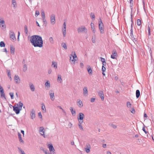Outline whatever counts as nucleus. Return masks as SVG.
Segmentation results:
<instances>
[{"label": "nucleus", "mask_w": 154, "mask_h": 154, "mask_svg": "<svg viewBox=\"0 0 154 154\" xmlns=\"http://www.w3.org/2000/svg\"><path fill=\"white\" fill-rule=\"evenodd\" d=\"M38 116L40 118H42V116L41 114V113L40 112H39L38 113Z\"/></svg>", "instance_id": "61"}, {"label": "nucleus", "mask_w": 154, "mask_h": 154, "mask_svg": "<svg viewBox=\"0 0 154 154\" xmlns=\"http://www.w3.org/2000/svg\"><path fill=\"white\" fill-rule=\"evenodd\" d=\"M45 86L46 87H47V88L49 89V88L50 87V84L49 82L47 81V82L45 83Z\"/></svg>", "instance_id": "26"}, {"label": "nucleus", "mask_w": 154, "mask_h": 154, "mask_svg": "<svg viewBox=\"0 0 154 154\" xmlns=\"http://www.w3.org/2000/svg\"><path fill=\"white\" fill-rule=\"evenodd\" d=\"M52 66L54 68H57V63L55 62H53Z\"/></svg>", "instance_id": "34"}, {"label": "nucleus", "mask_w": 154, "mask_h": 154, "mask_svg": "<svg viewBox=\"0 0 154 154\" xmlns=\"http://www.w3.org/2000/svg\"><path fill=\"white\" fill-rule=\"evenodd\" d=\"M14 80L15 82L17 84H18L20 83V80L19 76L15 75L14 77Z\"/></svg>", "instance_id": "13"}, {"label": "nucleus", "mask_w": 154, "mask_h": 154, "mask_svg": "<svg viewBox=\"0 0 154 154\" xmlns=\"http://www.w3.org/2000/svg\"><path fill=\"white\" fill-rule=\"evenodd\" d=\"M142 130L146 134H147V133H148V132L146 131L145 127H144L143 128Z\"/></svg>", "instance_id": "55"}, {"label": "nucleus", "mask_w": 154, "mask_h": 154, "mask_svg": "<svg viewBox=\"0 0 154 154\" xmlns=\"http://www.w3.org/2000/svg\"><path fill=\"white\" fill-rule=\"evenodd\" d=\"M100 58L101 59V61L102 63L106 61V60L105 58L102 57H100Z\"/></svg>", "instance_id": "53"}, {"label": "nucleus", "mask_w": 154, "mask_h": 154, "mask_svg": "<svg viewBox=\"0 0 154 154\" xmlns=\"http://www.w3.org/2000/svg\"><path fill=\"white\" fill-rule=\"evenodd\" d=\"M51 21L52 24H54L55 23V15L54 14H52L51 16Z\"/></svg>", "instance_id": "10"}, {"label": "nucleus", "mask_w": 154, "mask_h": 154, "mask_svg": "<svg viewBox=\"0 0 154 154\" xmlns=\"http://www.w3.org/2000/svg\"><path fill=\"white\" fill-rule=\"evenodd\" d=\"M43 20V22L44 23V24H46L47 23L46 22V20L45 19V18L44 19H42Z\"/></svg>", "instance_id": "58"}, {"label": "nucleus", "mask_w": 154, "mask_h": 154, "mask_svg": "<svg viewBox=\"0 0 154 154\" xmlns=\"http://www.w3.org/2000/svg\"><path fill=\"white\" fill-rule=\"evenodd\" d=\"M130 36L131 39H134V36L133 34V30L132 29H131L130 30Z\"/></svg>", "instance_id": "30"}, {"label": "nucleus", "mask_w": 154, "mask_h": 154, "mask_svg": "<svg viewBox=\"0 0 154 154\" xmlns=\"http://www.w3.org/2000/svg\"><path fill=\"white\" fill-rule=\"evenodd\" d=\"M84 117V114L82 112H80L79 113V116H78V120H83Z\"/></svg>", "instance_id": "17"}, {"label": "nucleus", "mask_w": 154, "mask_h": 154, "mask_svg": "<svg viewBox=\"0 0 154 154\" xmlns=\"http://www.w3.org/2000/svg\"><path fill=\"white\" fill-rule=\"evenodd\" d=\"M0 92V94H1V97H4V98L5 99H6V97L5 96V94L4 93V91H1V92Z\"/></svg>", "instance_id": "32"}, {"label": "nucleus", "mask_w": 154, "mask_h": 154, "mask_svg": "<svg viewBox=\"0 0 154 154\" xmlns=\"http://www.w3.org/2000/svg\"><path fill=\"white\" fill-rule=\"evenodd\" d=\"M78 125L79 126V128H80V129L82 131L83 130V129L82 128V125L81 124H78Z\"/></svg>", "instance_id": "50"}, {"label": "nucleus", "mask_w": 154, "mask_h": 154, "mask_svg": "<svg viewBox=\"0 0 154 154\" xmlns=\"http://www.w3.org/2000/svg\"><path fill=\"white\" fill-rule=\"evenodd\" d=\"M13 110L17 114H19L20 111L21 110V108H19L18 106H13Z\"/></svg>", "instance_id": "7"}, {"label": "nucleus", "mask_w": 154, "mask_h": 154, "mask_svg": "<svg viewBox=\"0 0 154 154\" xmlns=\"http://www.w3.org/2000/svg\"><path fill=\"white\" fill-rule=\"evenodd\" d=\"M98 95L101 98L102 100V101L104 99V95L103 91H101L99 92L98 93Z\"/></svg>", "instance_id": "15"}, {"label": "nucleus", "mask_w": 154, "mask_h": 154, "mask_svg": "<svg viewBox=\"0 0 154 154\" xmlns=\"http://www.w3.org/2000/svg\"><path fill=\"white\" fill-rule=\"evenodd\" d=\"M87 29L84 26H81L77 29V31L78 33H86L87 32Z\"/></svg>", "instance_id": "3"}, {"label": "nucleus", "mask_w": 154, "mask_h": 154, "mask_svg": "<svg viewBox=\"0 0 154 154\" xmlns=\"http://www.w3.org/2000/svg\"><path fill=\"white\" fill-rule=\"evenodd\" d=\"M11 72H10L9 71L8 73V77H10V79H11Z\"/></svg>", "instance_id": "57"}, {"label": "nucleus", "mask_w": 154, "mask_h": 154, "mask_svg": "<svg viewBox=\"0 0 154 154\" xmlns=\"http://www.w3.org/2000/svg\"><path fill=\"white\" fill-rule=\"evenodd\" d=\"M61 46L64 49H67V46L66 43H62L61 44Z\"/></svg>", "instance_id": "35"}, {"label": "nucleus", "mask_w": 154, "mask_h": 154, "mask_svg": "<svg viewBox=\"0 0 154 154\" xmlns=\"http://www.w3.org/2000/svg\"><path fill=\"white\" fill-rule=\"evenodd\" d=\"M132 0H129L130 1V7H131V18H132V14L133 12V8L132 7V6L131 5V2L132 1Z\"/></svg>", "instance_id": "33"}, {"label": "nucleus", "mask_w": 154, "mask_h": 154, "mask_svg": "<svg viewBox=\"0 0 154 154\" xmlns=\"http://www.w3.org/2000/svg\"><path fill=\"white\" fill-rule=\"evenodd\" d=\"M40 14L39 12L38 11H35V15H37V16L39 15Z\"/></svg>", "instance_id": "62"}, {"label": "nucleus", "mask_w": 154, "mask_h": 154, "mask_svg": "<svg viewBox=\"0 0 154 154\" xmlns=\"http://www.w3.org/2000/svg\"><path fill=\"white\" fill-rule=\"evenodd\" d=\"M63 27L62 28V29H66V23L64 22L63 24Z\"/></svg>", "instance_id": "54"}, {"label": "nucleus", "mask_w": 154, "mask_h": 154, "mask_svg": "<svg viewBox=\"0 0 154 154\" xmlns=\"http://www.w3.org/2000/svg\"><path fill=\"white\" fill-rule=\"evenodd\" d=\"M88 71L89 74H91L92 72V70L91 67H89L87 69Z\"/></svg>", "instance_id": "37"}, {"label": "nucleus", "mask_w": 154, "mask_h": 154, "mask_svg": "<svg viewBox=\"0 0 154 154\" xmlns=\"http://www.w3.org/2000/svg\"><path fill=\"white\" fill-rule=\"evenodd\" d=\"M127 105L128 107L130 108L131 107V104L128 101L127 103Z\"/></svg>", "instance_id": "46"}, {"label": "nucleus", "mask_w": 154, "mask_h": 154, "mask_svg": "<svg viewBox=\"0 0 154 154\" xmlns=\"http://www.w3.org/2000/svg\"><path fill=\"white\" fill-rule=\"evenodd\" d=\"M48 146V148H49V150L51 152L55 150L52 144H49Z\"/></svg>", "instance_id": "19"}, {"label": "nucleus", "mask_w": 154, "mask_h": 154, "mask_svg": "<svg viewBox=\"0 0 154 154\" xmlns=\"http://www.w3.org/2000/svg\"><path fill=\"white\" fill-rule=\"evenodd\" d=\"M72 124L70 123L69 122L68 125V126L69 128H71L72 126Z\"/></svg>", "instance_id": "60"}, {"label": "nucleus", "mask_w": 154, "mask_h": 154, "mask_svg": "<svg viewBox=\"0 0 154 154\" xmlns=\"http://www.w3.org/2000/svg\"><path fill=\"white\" fill-rule=\"evenodd\" d=\"M57 80L58 82L59 83H61L62 82L61 76L60 75H58Z\"/></svg>", "instance_id": "22"}, {"label": "nucleus", "mask_w": 154, "mask_h": 154, "mask_svg": "<svg viewBox=\"0 0 154 154\" xmlns=\"http://www.w3.org/2000/svg\"><path fill=\"white\" fill-rule=\"evenodd\" d=\"M18 138H19L20 142H23V141L22 139L21 134L20 133L18 132Z\"/></svg>", "instance_id": "25"}, {"label": "nucleus", "mask_w": 154, "mask_h": 154, "mask_svg": "<svg viewBox=\"0 0 154 154\" xmlns=\"http://www.w3.org/2000/svg\"><path fill=\"white\" fill-rule=\"evenodd\" d=\"M9 94L11 96V99H13L14 98V94L13 92H10L9 93Z\"/></svg>", "instance_id": "49"}, {"label": "nucleus", "mask_w": 154, "mask_h": 154, "mask_svg": "<svg viewBox=\"0 0 154 154\" xmlns=\"http://www.w3.org/2000/svg\"><path fill=\"white\" fill-rule=\"evenodd\" d=\"M77 58L75 52L73 54H72L70 55V60L72 64H75V61L76 60Z\"/></svg>", "instance_id": "4"}, {"label": "nucleus", "mask_w": 154, "mask_h": 154, "mask_svg": "<svg viewBox=\"0 0 154 154\" xmlns=\"http://www.w3.org/2000/svg\"><path fill=\"white\" fill-rule=\"evenodd\" d=\"M49 41L50 42L53 44L54 43V41H53V38L52 37H51L50 38H49Z\"/></svg>", "instance_id": "43"}, {"label": "nucleus", "mask_w": 154, "mask_h": 154, "mask_svg": "<svg viewBox=\"0 0 154 154\" xmlns=\"http://www.w3.org/2000/svg\"><path fill=\"white\" fill-rule=\"evenodd\" d=\"M92 42L94 43L96 42L95 36H94V37H93L92 38Z\"/></svg>", "instance_id": "51"}, {"label": "nucleus", "mask_w": 154, "mask_h": 154, "mask_svg": "<svg viewBox=\"0 0 154 154\" xmlns=\"http://www.w3.org/2000/svg\"><path fill=\"white\" fill-rule=\"evenodd\" d=\"M18 149H19V151L21 154H26L24 153V151L21 148L18 147Z\"/></svg>", "instance_id": "41"}, {"label": "nucleus", "mask_w": 154, "mask_h": 154, "mask_svg": "<svg viewBox=\"0 0 154 154\" xmlns=\"http://www.w3.org/2000/svg\"><path fill=\"white\" fill-rule=\"evenodd\" d=\"M30 42L34 47H42L43 46V41L42 37L38 35L31 36L30 40Z\"/></svg>", "instance_id": "1"}, {"label": "nucleus", "mask_w": 154, "mask_h": 154, "mask_svg": "<svg viewBox=\"0 0 154 154\" xmlns=\"http://www.w3.org/2000/svg\"><path fill=\"white\" fill-rule=\"evenodd\" d=\"M70 110L71 112L72 115L73 116L75 115V110H73V108L72 107H70Z\"/></svg>", "instance_id": "21"}, {"label": "nucleus", "mask_w": 154, "mask_h": 154, "mask_svg": "<svg viewBox=\"0 0 154 154\" xmlns=\"http://www.w3.org/2000/svg\"><path fill=\"white\" fill-rule=\"evenodd\" d=\"M136 94L137 98H139L140 95V91L139 90H136Z\"/></svg>", "instance_id": "27"}, {"label": "nucleus", "mask_w": 154, "mask_h": 154, "mask_svg": "<svg viewBox=\"0 0 154 154\" xmlns=\"http://www.w3.org/2000/svg\"><path fill=\"white\" fill-rule=\"evenodd\" d=\"M49 94L51 100L54 101L55 99V97L53 91L52 90H50L49 91Z\"/></svg>", "instance_id": "6"}, {"label": "nucleus", "mask_w": 154, "mask_h": 154, "mask_svg": "<svg viewBox=\"0 0 154 154\" xmlns=\"http://www.w3.org/2000/svg\"><path fill=\"white\" fill-rule=\"evenodd\" d=\"M10 38L11 40L13 42L14 40H16V38L14 33L13 32H12L10 33Z\"/></svg>", "instance_id": "8"}, {"label": "nucleus", "mask_w": 154, "mask_h": 154, "mask_svg": "<svg viewBox=\"0 0 154 154\" xmlns=\"http://www.w3.org/2000/svg\"><path fill=\"white\" fill-rule=\"evenodd\" d=\"M41 109L42 110H43V112L45 113L46 112V109L45 107V106L44 104L42 103V107Z\"/></svg>", "instance_id": "24"}, {"label": "nucleus", "mask_w": 154, "mask_h": 154, "mask_svg": "<svg viewBox=\"0 0 154 154\" xmlns=\"http://www.w3.org/2000/svg\"><path fill=\"white\" fill-rule=\"evenodd\" d=\"M10 49L11 53L14 54L15 52V48L13 45H10Z\"/></svg>", "instance_id": "18"}, {"label": "nucleus", "mask_w": 154, "mask_h": 154, "mask_svg": "<svg viewBox=\"0 0 154 154\" xmlns=\"http://www.w3.org/2000/svg\"><path fill=\"white\" fill-rule=\"evenodd\" d=\"M114 129H115L117 128V126L116 125H114L113 124H109Z\"/></svg>", "instance_id": "44"}, {"label": "nucleus", "mask_w": 154, "mask_h": 154, "mask_svg": "<svg viewBox=\"0 0 154 154\" xmlns=\"http://www.w3.org/2000/svg\"><path fill=\"white\" fill-rule=\"evenodd\" d=\"M91 148V146L89 143H87L86 144V148H85V150L86 152L87 153H89L90 152V149Z\"/></svg>", "instance_id": "12"}, {"label": "nucleus", "mask_w": 154, "mask_h": 154, "mask_svg": "<svg viewBox=\"0 0 154 154\" xmlns=\"http://www.w3.org/2000/svg\"><path fill=\"white\" fill-rule=\"evenodd\" d=\"M90 16L91 18L94 19L95 18V15L94 13H91L90 14Z\"/></svg>", "instance_id": "47"}, {"label": "nucleus", "mask_w": 154, "mask_h": 154, "mask_svg": "<svg viewBox=\"0 0 154 154\" xmlns=\"http://www.w3.org/2000/svg\"><path fill=\"white\" fill-rule=\"evenodd\" d=\"M44 128H43V127H40L39 130V132H42V133H40L41 135L43 136L44 138H45V136L44 134Z\"/></svg>", "instance_id": "16"}, {"label": "nucleus", "mask_w": 154, "mask_h": 154, "mask_svg": "<svg viewBox=\"0 0 154 154\" xmlns=\"http://www.w3.org/2000/svg\"><path fill=\"white\" fill-rule=\"evenodd\" d=\"M148 35H150V30H151V29H150V27H149V25H148Z\"/></svg>", "instance_id": "42"}, {"label": "nucleus", "mask_w": 154, "mask_h": 154, "mask_svg": "<svg viewBox=\"0 0 154 154\" xmlns=\"http://www.w3.org/2000/svg\"><path fill=\"white\" fill-rule=\"evenodd\" d=\"M24 32L26 34H28V29L27 26L25 25L24 26Z\"/></svg>", "instance_id": "39"}, {"label": "nucleus", "mask_w": 154, "mask_h": 154, "mask_svg": "<svg viewBox=\"0 0 154 154\" xmlns=\"http://www.w3.org/2000/svg\"><path fill=\"white\" fill-rule=\"evenodd\" d=\"M79 122V124H81L83 122V120H78Z\"/></svg>", "instance_id": "59"}, {"label": "nucleus", "mask_w": 154, "mask_h": 154, "mask_svg": "<svg viewBox=\"0 0 154 154\" xmlns=\"http://www.w3.org/2000/svg\"><path fill=\"white\" fill-rule=\"evenodd\" d=\"M137 24L139 26H140L141 25V21L140 19H138L137 20Z\"/></svg>", "instance_id": "40"}, {"label": "nucleus", "mask_w": 154, "mask_h": 154, "mask_svg": "<svg viewBox=\"0 0 154 154\" xmlns=\"http://www.w3.org/2000/svg\"><path fill=\"white\" fill-rule=\"evenodd\" d=\"M12 4L13 5L14 8H16V3L15 0H12Z\"/></svg>", "instance_id": "28"}, {"label": "nucleus", "mask_w": 154, "mask_h": 154, "mask_svg": "<svg viewBox=\"0 0 154 154\" xmlns=\"http://www.w3.org/2000/svg\"><path fill=\"white\" fill-rule=\"evenodd\" d=\"M102 70L103 72L106 71V68L103 66H102Z\"/></svg>", "instance_id": "52"}, {"label": "nucleus", "mask_w": 154, "mask_h": 154, "mask_svg": "<svg viewBox=\"0 0 154 154\" xmlns=\"http://www.w3.org/2000/svg\"><path fill=\"white\" fill-rule=\"evenodd\" d=\"M41 14L42 19H44L45 18V15L44 12V11L42 12Z\"/></svg>", "instance_id": "45"}, {"label": "nucleus", "mask_w": 154, "mask_h": 154, "mask_svg": "<svg viewBox=\"0 0 154 154\" xmlns=\"http://www.w3.org/2000/svg\"><path fill=\"white\" fill-rule=\"evenodd\" d=\"M4 91L3 88L0 85V92Z\"/></svg>", "instance_id": "63"}, {"label": "nucleus", "mask_w": 154, "mask_h": 154, "mask_svg": "<svg viewBox=\"0 0 154 154\" xmlns=\"http://www.w3.org/2000/svg\"><path fill=\"white\" fill-rule=\"evenodd\" d=\"M91 27L93 32L95 33V29L94 27V23H91Z\"/></svg>", "instance_id": "23"}, {"label": "nucleus", "mask_w": 154, "mask_h": 154, "mask_svg": "<svg viewBox=\"0 0 154 154\" xmlns=\"http://www.w3.org/2000/svg\"><path fill=\"white\" fill-rule=\"evenodd\" d=\"M5 44L3 42L1 41L0 42V46L1 47H5Z\"/></svg>", "instance_id": "36"}, {"label": "nucleus", "mask_w": 154, "mask_h": 154, "mask_svg": "<svg viewBox=\"0 0 154 154\" xmlns=\"http://www.w3.org/2000/svg\"><path fill=\"white\" fill-rule=\"evenodd\" d=\"M131 112L134 114L135 113V111L134 109H132L131 111Z\"/></svg>", "instance_id": "64"}, {"label": "nucleus", "mask_w": 154, "mask_h": 154, "mask_svg": "<svg viewBox=\"0 0 154 154\" xmlns=\"http://www.w3.org/2000/svg\"><path fill=\"white\" fill-rule=\"evenodd\" d=\"M63 36L65 37L66 34V29H62Z\"/></svg>", "instance_id": "48"}, {"label": "nucleus", "mask_w": 154, "mask_h": 154, "mask_svg": "<svg viewBox=\"0 0 154 154\" xmlns=\"http://www.w3.org/2000/svg\"><path fill=\"white\" fill-rule=\"evenodd\" d=\"M112 55L111 56V57L113 59H116L117 56V53L116 50H113L112 51Z\"/></svg>", "instance_id": "11"}, {"label": "nucleus", "mask_w": 154, "mask_h": 154, "mask_svg": "<svg viewBox=\"0 0 154 154\" xmlns=\"http://www.w3.org/2000/svg\"><path fill=\"white\" fill-rule=\"evenodd\" d=\"M95 100V98H91V102H94Z\"/></svg>", "instance_id": "56"}, {"label": "nucleus", "mask_w": 154, "mask_h": 154, "mask_svg": "<svg viewBox=\"0 0 154 154\" xmlns=\"http://www.w3.org/2000/svg\"><path fill=\"white\" fill-rule=\"evenodd\" d=\"M83 95L85 96L86 97L88 95V91L87 88L86 86H84L83 89Z\"/></svg>", "instance_id": "14"}, {"label": "nucleus", "mask_w": 154, "mask_h": 154, "mask_svg": "<svg viewBox=\"0 0 154 154\" xmlns=\"http://www.w3.org/2000/svg\"><path fill=\"white\" fill-rule=\"evenodd\" d=\"M78 106L79 107H81L83 106L82 102L81 100H80L78 102Z\"/></svg>", "instance_id": "29"}, {"label": "nucleus", "mask_w": 154, "mask_h": 154, "mask_svg": "<svg viewBox=\"0 0 154 154\" xmlns=\"http://www.w3.org/2000/svg\"><path fill=\"white\" fill-rule=\"evenodd\" d=\"M30 116L32 119H33L35 118V111L33 109H32L30 112Z\"/></svg>", "instance_id": "9"}, {"label": "nucleus", "mask_w": 154, "mask_h": 154, "mask_svg": "<svg viewBox=\"0 0 154 154\" xmlns=\"http://www.w3.org/2000/svg\"><path fill=\"white\" fill-rule=\"evenodd\" d=\"M27 69V67L26 64H24L23 66V70L24 72L26 71Z\"/></svg>", "instance_id": "38"}, {"label": "nucleus", "mask_w": 154, "mask_h": 154, "mask_svg": "<svg viewBox=\"0 0 154 154\" xmlns=\"http://www.w3.org/2000/svg\"><path fill=\"white\" fill-rule=\"evenodd\" d=\"M17 106H18V107L19 108H21V110L22 107L23 106V103L20 101L17 104Z\"/></svg>", "instance_id": "31"}, {"label": "nucleus", "mask_w": 154, "mask_h": 154, "mask_svg": "<svg viewBox=\"0 0 154 154\" xmlns=\"http://www.w3.org/2000/svg\"><path fill=\"white\" fill-rule=\"evenodd\" d=\"M98 25L100 33L103 34L104 31V26L101 18L99 19V20L98 21Z\"/></svg>", "instance_id": "2"}, {"label": "nucleus", "mask_w": 154, "mask_h": 154, "mask_svg": "<svg viewBox=\"0 0 154 154\" xmlns=\"http://www.w3.org/2000/svg\"><path fill=\"white\" fill-rule=\"evenodd\" d=\"M29 85L30 88V90H31V91H34L35 88V87H34V85L31 83H30L29 84Z\"/></svg>", "instance_id": "20"}, {"label": "nucleus", "mask_w": 154, "mask_h": 154, "mask_svg": "<svg viewBox=\"0 0 154 154\" xmlns=\"http://www.w3.org/2000/svg\"><path fill=\"white\" fill-rule=\"evenodd\" d=\"M0 27L2 29H6V26L5 21L3 20L2 18L0 19Z\"/></svg>", "instance_id": "5"}]
</instances>
